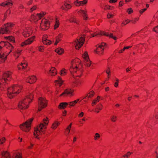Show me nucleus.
<instances>
[{"mask_svg":"<svg viewBox=\"0 0 158 158\" xmlns=\"http://www.w3.org/2000/svg\"><path fill=\"white\" fill-rule=\"evenodd\" d=\"M79 61V60L77 58L71 62V66L69 70L74 77H80L82 74L83 72L82 65L80 63Z\"/></svg>","mask_w":158,"mask_h":158,"instance_id":"nucleus-1","label":"nucleus"},{"mask_svg":"<svg viewBox=\"0 0 158 158\" xmlns=\"http://www.w3.org/2000/svg\"><path fill=\"white\" fill-rule=\"evenodd\" d=\"M32 91H30L23 99L19 103L18 106L20 110H24L27 108L29 104L32 101L33 95L32 94Z\"/></svg>","mask_w":158,"mask_h":158,"instance_id":"nucleus-2","label":"nucleus"},{"mask_svg":"<svg viewBox=\"0 0 158 158\" xmlns=\"http://www.w3.org/2000/svg\"><path fill=\"white\" fill-rule=\"evenodd\" d=\"M48 123V118L46 117L43 119L39 125L35 128L34 135L35 137L38 139L39 138L38 136L44 133Z\"/></svg>","mask_w":158,"mask_h":158,"instance_id":"nucleus-3","label":"nucleus"},{"mask_svg":"<svg viewBox=\"0 0 158 158\" xmlns=\"http://www.w3.org/2000/svg\"><path fill=\"white\" fill-rule=\"evenodd\" d=\"M22 89V86L18 85H14L8 88L7 89L8 97L10 98H13L21 92Z\"/></svg>","mask_w":158,"mask_h":158,"instance_id":"nucleus-4","label":"nucleus"},{"mask_svg":"<svg viewBox=\"0 0 158 158\" xmlns=\"http://www.w3.org/2000/svg\"><path fill=\"white\" fill-rule=\"evenodd\" d=\"M12 72L7 71L4 73L2 78L0 80V88L2 90L7 88L6 83L10 81L12 78Z\"/></svg>","mask_w":158,"mask_h":158,"instance_id":"nucleus-5","label":"nucleus"},{"mask_svg":"<svg viewBox=\"0 0 158 158\" xmlns=\"http://www.w3.org/2000/svg\"><path fill=\"white\" fill-rule=\"evenodd\" d=\"M14 24L11 23H7L5 24L2 27L0 28V33L2 34H6L11 32Z\"/></svg>","mask_w":158,"mask_h":158,"instance_id":"nucleus-6","label":"nucleus"},{"mask_svg":"<svg viewBox=\"0 0 158 158\" xmlns=\"http://www.w3.org/2000/svg\"><path fill=\"white\" fill-rule=\"evenodd\" d=\"M33 120V118H31L27 120L25 123L21 124L20 126V128L24 131H28L31 129V123Z\"/></svg>","mask_w":158,"mask_h":158,"instance_id":"nucleus-7","label":"nucleus"},{"mask_svg":"<svg viewBox=\"0 0 158 158\" xmlns=\"http://www.w3.org/2000/svg\"><path fill=\"white\" fill-rule=\"evenodd\" d=\"M98 35H105L108 36L110 38H112L114 40H117L116 36H114L112 33L106 32L104 31H100L99 32H97L91 35V37H94Z\"/></svg>","mask_w":158,"mask_h":158,"instance_id":"nucleus-8","label":"nucleus"},{"mask_svg":"<svg viewBox=\"0 0 158 158\" xmlns=\"http://www.w3.org/2000/svg\"><path fill=\"white\" fill-rule=\"evenodd\" d=\"M48 102L44 97H40L38 100V110L40 111L42 109L46 107L47 105Z\"/></svg>","mask_w":158,"mask_h":158,"instance_id":"nucleus-9","label":"nucleus"},{"mask_svg":"<svg viewBox=\"0 0 158 158\" xmlns=\"http://www.w3.org/2000/svg\"><path fill=\"white\" fill-rule=\"evenodd\" d=\"M85 40L84 37H79L76 39L74 41V44L76 49H79L83 45Z\"/></svg>","mask_w":158,"mask_h":158,"instance_id":"nucleus-10","label":"nucleus"},{"mask_svg":"<svg viewBox=\"0 0 158 158\" xmlns=\"http://www.w3.org/2000/svg\"><path fill=\"white\" fill-rule=\"evenodd\" d=\"M50 26L49 21L47 19H43L40 24V28L41 30H44L48 29Z\"/></svg>","mask_w":158,"mask_h":158,"instance_id":"nucleus-11","label":"nucleus"},{"mask_svg":"<svg viewBox=\"0 0 158 158\" xmlns=\"http://www.w3.org/2000/svg\"><path fill=\"white\" fill-rule=\"evenodd\" d=\"M82 57L83 59V61L85 63V65L87 67H90L91 69H92L93 68L91 65V62L90 60L87 53L85 52L82 55Z\"/></svg>","mask_w":158,"mask_h":158,"instance_id":"nucleus-12","label":"nucleus"},{"mask_svg":"<svg viewBox=\"0 0 158 158\" xmlns=\"http://www.w3.org/2000/svg\"><path fill=\"white\" fill-rule=\"evenodd\" d=\"M2 158H22V154L19 152L16 151L14 153L12 158L10 156L9 152H6L5 153Z\"/></svg>","mask_w":158,"mask_h":158,"instance_id":"nucleus-13","label":"nucleus"},{"mask_svg":"<svg viewBox=\"0 0 158 158\" xmlns=\"http://www.w3.org/2000/svg\"><path fill=\"white\" fill-rule=\"evenodd\" d=\"M45 14V12H42L40 13L37 14L36 15H32L31 17L30 20L31 21H33L34 22H36L43 17Z\"/></svg>","mask_w":158,"mask_h":158,"instance_id":"nucleus-14","label":"nucleus"},{"mask_svg":"<svg viewBox=\"0 0 158 158\" xmlns=\"http://www.w3.org/2000/svg\"><path fill=\"white\" fill-rule=\"evenodd\" d=\"M22 50L20 49H14L13 47V49H12V51L9 54H6V56L8 55H11L13 54L15 59H17L21 54V53Z\"/></svg>","mask_w":158,"mask_h":158,"instance_id":"nucleus-15","label":"nucleus"},{"mask_svg":"<svg viewBox=\"0 0 158 158\" xmlns=\"http://www.w3.org/2000/svg\"><path fill=\"white\" fill-rule=\"evenodd\" d=\"M105 43L102 42L99 45L96 49L95 51V52L99 55H101L102 54L103 51L105 47Z\"/></svg>","mask_w":158,"mask_h":158,"instance_id":"nucleus-16","label":"nucleus"},{"mask_svg":"<svg viewBox=\"0 0 158 158\" xmlns=\"http://www.w3.org/2000/svg\"><path fill=\"white\" fill-rule=\"evenodd\" d=\"M74 90L73 89L68 88L64 90L61 94L60 95V96H72L73 95V92Z\"/></svg>","mask_w":158,"mask_h":158,"instance_id":"nucleus-17","label":"nucleus"},{"mask_svg":"<svg viewBox=\"0 0 158 158\" xmlns=\"http://www.w3.org/2000/svg\"><path fill=\"white\" fill-rule=\"evenodd\" d=\"M32 32L31 28L29 27H27L23 30V35L25 37H28L30 35Z\"/></svg>","mask_w":158,"mask_h":158,"instance_id":"nucleus-18","label":"nucleus"},{"mask_svg":"<svg viewBox=\"0 0 158 158\" xmlns=\"http://www.w3.org/2000/svg\"><path fill=\"white\" fill-rule=\"evenodd\" d=\"M35 39V36H33L29 38L27 40H26L24 42H22L21 43V46H23L25 45H26L31 44L33 42Z\"/></svg>","mask_w":158,"mask_h":158,"instance_id":"nucleus-19","label":"nucleus"},{"mask_svg":"<svg viewBox=\"0 0 158 158\" xmlns=\"http://www.w3.org/2000/svg\"><path fill=\"white\" fill-rule=\"evenodd\" d=\"M13 5V2L12 0H8L0 4V6L5 7L12 6Z\"/></svg>","mask_w":158,"mask_h":158,"instance_id":"nucleus-20","label":"nucleus"},{"mask_svg":"<svg viewBox=\"0 0 158 158\" xmlns=\"http://www.w3.org/2000/svg\"><path fill=\"white\" fill-rule=\"evenodd\" d=\"M37 78L35 76H32L28 77L26 80V81L29 83L32 84L35 82Z\"/></svg>","mask_w":158,"mask_h":158,"instance_id":"nucleus-21","label":"nucleus"},{"mask_svg":"<svg viewBox=\"0 0 158 158\" xmlns=\"http://www.w3.org/2000/svg\"><path fill=\"white\" fill-rule=\"evenodd\" d=\"M83 83V81L81 80H77L72 83V85L73 87H79L81 86Z\"/></svg>","mask_w":158,"mask_h":158,"instance_id":"nucleus-22","label":"nucleus"},{"mask_svg":"<svg viewBox=\"0 0 158 158\" xmlns=\"http://www.w3.org/2000/svg\"><path fill=\"white\" fill-rule=\"evenodd\" d=\"M71 7V5L69 4L67 2H64L63 5L61 6V8L63 10H67L70 9Z\"/></svg>","mask_w":158,"mask_h":158,"instance_id":"nucleus-23","label":"nucleus"},{"mask_svg":"<svg viewBox=\"0 0 158 158\" xmlns=\"http://www.w3.org/2000/svg\"><path fill=\"white\" fill-rule=\"evenodd\" d=\"M86 11H85L83 10H81L78 11V13L79 14H81L82 15L83 17L84 20H87L88 17L87 14H86Z\"/></svg>","mask_w":158,"mask_h":158,"instance_id":"nucleus-24","label":"nucleus"},{"mask_svg":"<svg viewBox=\"0 0 158 158\" xmlns=\"http://www.w3.org/2000/svg\"><path fill=\"white\" fill-rule=\"evenodd\" d=\"M48 74L52 76H55L57 74L56 69L54 67H52L49 71Z\"/></svg>","mask_w":158,"mask_h":158,"instance_id":"nucleus-25","label":"nucleus"},{"mask_svg":"<svg viewBox=\"0 0 158 158\" xmlns=\"http://www.w3.org/2000/svg\"><path fill=\"white\" fill-rule=\"evenodd\" d=\"M87 3V0H84L82 1H75L74 2V4L77 6H79L80 5H83Z\"/></svg>","mask_w":158,"mask_h":158,"instance_id":"nucleus-26","label":"nucleus"},{"mask_svg":"<svg viewBox=\"0 0 158 158\" xmlns=\"http://www.w3.org/2000/svg\"><path fill=\"white\" fill-rule=\"evenodd\" d=\"M94 94V91H91L89 93L87 94L86 96L84 98V101H86L87 99L93 97Z\"/></svg>","mask_w":158,"mask_h":158,"instance_id":"nucleus-27","label":"nucleus"},{"mask_svg":"<svg viewBox=\"0 0 158 158\" xmlns=\"http://www.w3.org/2000/svg\"><path fill=\"white\" fill-rule=\"evenodd\" d=\"M43 43L47 45H49L52 43V41L46 39V36H44L43 38Z\"/></svg>","mask_w":158,"mask_h":158,"instance_id":"nucleus-28","label":"nucleus"},{"mask_svg":"<svg viewBox=\"0 0 158 158\" xmlns=\"http://www.w3.org/2000/svg\"><path fill=\"white\" fill-rule=\"evenodd\" d=\"M27 66V64L26 62L21 63V64L18 65V68L19 70H21L25 69Z\"/></svg>","mask_w":158,"mask_h":158,"instance_id":"nucleus-29","label":"nucleus"},{"mask_svg":"<svg viewBox=\"0 0 158 158\" xmlns=\"http://www.w3.org/2000/svg\"><path fill=\"white\" fill-rule=\"evenodd\" d=\"M103 107L102 104H100L97 105L96 108L95 109L94 111L97 113H98L101 110Z\"/></svg>","mask_w":158,"mask_h":158,"instance_id":"nucleus-30","label":"nucleus"},{"mask_svg":"<svg viewBox=\"0 0 158 158\" xmlns=\"http://www.w3.org/2000/svg\"><path fill=\"white\" fill-rule=\"evenodd\" d=\"M62 37V35L60 33L56 37V42L54 44L55 45H56L61 40Z\"/></svg>","mask_w":158,"mask_h":158,"instance_id":"nucleus-31","label":"nucleus"},{"mask_svg":"<svg viewBox=\"0 0 158 158\" xmlns=\"http://www.w3.org/2000/svg\"><path fill=\"white\" fill-rule=\"evenodd\" d=\"M69 105V103L67 102H61L60 103L58 106V108L59 109H64L66 108V106Z\"/></svg>","mask_w":158,"mask_h":158,"instance_id":"nucleus-32","label":"nucleus"},{"mask_svg":"<svg viewBox=\"0 0 158 158\" xmlns=\"http://www.w3.org/2000/svg\"><path fill=\"white\" fill-rule=\"evenodd\" d=\"M60 123L59 122L57 121H55L52 124V128L53 129H56L58 126L59 125Z\"/></svg>","mask_w":158,"mask_h":158,"instance_id":"nucleus-33","label":"nucleus"},{"mask_svg":"<svg viewBox=\"0 0 158 158\" xmlns=\"http://www.w3.org/2000/svg\"><path fill=\"white\" fill-rule=\"evenodd\" d=\"M55 52L59 55H61L63 53L64 51L62 48H59L55 49Z\"/></svg>","mask_w":158,"mask_h":158,"instance_id":"nucleus-34","label":"nucleus"},{"mask_svg":"<svg viewBox=\"0 0 158 158\" xmlns=\"http://www.w3.org/2000/svg\"><path fill=\"white\" fill-rule=\"evenodd\" d=\"M79 99H77L75 100L68 103L69 105V107L74 106L76 105V104L79 101Z\"/></svg>","mask_w":158,"mask_h":158,"instance_id":"nucleus-35","label":"nucleus"},{"mask_svg":"<svg viewBox=\"0 0 158 158\" xmlns=\"http://www.w3.org/2000/svg\"><path fill=\"white\" fill-rule=\"evenodd\" d=\"M5 38L9 40L10 42L12 43H15V38L12 36H6L5 37Z\"/></svg>","mask_w":158,"mask_h":158,"instance_id":"nucleus-36","label":"nucleus"},{"mask_svg":"<svg viewBox=\"0 0 158 158\" xmlns=\"http://www.w3.org/2000/svg\"><path fill=\"white\" fill-rule=\"evenodd\" d=\"M63 82V81L61 78L60 77H59L58 80H56L55 82L56 85L59 84V85L60 86L62 85Z\"/></svg>","mask_w":158,"mask_h":158,"instance_id":"nucleus-37","label":"nucleus"},{"mask_svg":"<svg viewBox=\"0 0 158 158\" xmlns=\"http://www.w3.org/2000/svg\"><path fill=\"white\" fill-rule=\"evenodd\" d=\"M100 98V97L98 96L97 98H95L93 101L92 103V106H94L99 101Z\"/></svg>","mask_w":158,"mask_h":158,"instance_id":"nucleus-38","label":"nucleus"},{"mask_svg":"<svg viewBox=\"0 0 158 158\" xmlns=\"http://www.w3.org/2000/svg\"><path fill=\"white\" fill-rule=\"evenodd\" d=\"M60 24V23L59 20L58 18H56V22L55 25L54 27V29H56L57 28Z\"/></svg>","mask_w":158,"mask_h":158,"instance_id":"nucleus-39","label":"nucleus"},{"mask_svg":"<svg viewBox=\"0 0 158 158\" xmlns=\"http://www.w3.org/2000/svg\"><path fill=\"white\" fill-rule=\"evenodd\" d=\"M69 21L71 23L73 22L77 24L79 23V22L77 21L76 19L74 17H72L70 18L69 19Z\"/></svg>","mask_w":158,"mask_h":158,"instance_id":"nucleus-40","label":"nucleus"},{"mask_svg":"<svg viewBox=\"0 0 158 158\" xmlns=\"http://www.w3.org/2000/svg\"><path fill=\"white\" fill-rule=\"evenodd\" d=\"M94 140H98L100 138V135L98 133H96L94 134Z\"/></svg>","mask_w":158,"mask_h":158,"instance_id":"nucleus-41","label":"nucleus"},{"mask_svg":"<svg viewBox=\"0 0 158 158\" xmlns=\"http://www.w3.org/2000/svg\"><path fill=\"white\" fill-rule=\"evenodd\" d=\"M67 71V70H66L65 69H63L60 71V75L61 76H64L66 74Z\"/></svg>","mask_w":158,"mask_h":158,"instance_id":"nucleus-42","label":"nucleus"},{"mask_svg":"<svg viewBox=\"0 0 158 158\" xmlns=\"http://www.w3.org/2000/svg\"><path fill=\"white\" fill-rule=\"evenodd\" d=\"M130 22V20H129L128 19L126 20L125 21H123L122 23L121 26H124L126 25L127 24L129 23Z\"/></svg>","mask_w":158,"mask_h":158,"instance_id":"nucleus-43","label":"nucleus"},{"mask_svg":"<svg viewBox=\"0 0 158 158\" xmlns=\"http://www.w3.org/2000/svg\"><path fill=\"white\" fill-rule=\"evenodd\" d=\"M117 116L115 115H112L111 116L110 119L113 122H115L117 120Z\"/></svg>","mask_w":158,"mask_h":158,"instance_id":"nucleus-44","label":"nucleus"},{"mask_svg":"<svg viewBox=\"0 0 158 158\" xmlns=\"http://www.w3.org/2000/svg\"><path fill=\"white\" fill-rule=\"evenodd\" d=\"M132 154V153L130 152H127L126 154L123 155V157L124 158H128Z\"/></svg>","mask_w":158,"mask_h":158,"instance_id":"nucleus-45","label":"nucleus"},{"mask_svg":"<svg viewBox=\"0 0 158 158\" xmlns=\"http://www.w3.org/2000/svg\"><path fill=\"white\" fill-rule=\"evenodd\" d=\"M37 8V6L36 5H34L30 8L29 12H32L35 10H36Z\"/></svg>","mask_w":158,"mask_h":158,"instance_id":"nucleus-46","label":"nucleus"},{"mask_svg":"<svg viewBox=\"0 0 158 158\" xmlns=\"http://www.w3.org/2000/svg\"><path fill=\"white\" fill-rule=\"evenodd\" d=\"M6 139L5 137L0 139V144H2L5 141Z\"/></svg>","mask_w":158,"mask_h":158,"instance_id":"nucleus-47","label":"nucleus"},{"mask_svg":"<svg viewBox=\"0 0 158 158\" xmlns=\"http://www.w3.org/2000/svg\"><path fill=\"white\" fill-rule=\"evenodd\" d=\"M139 18H135L132 20H130V22H131L132 23L135 24L139 20Z\"/></svg>","mask_w":158,"mask_h":158,"instance_id":"nucleus-48","label":"nucleus"},{"mask_svg":"<svg viewBox=\"0 0 158 158\" xmlns=\"http://www.w3.org/2000/svg\"><path fill=\"white\" fill-rule=\"evenodd\" d=\"M127 12L129 14H131L132 12H133V10L131 8H130L127 10Z\"/></svg>","mask_w":158,"mask_h":158,"instance_id":"nucleus-49","label":"nucleus"},{"mask_svg":"<svg viewBox=\"0 0 158 158\" xmlns=\"http://www.w3.org/2000/svg\"><path fill=\"white\" fill-rule=\"evenodd\" d=\"M116 81L114 83V85L115 87H117L118 85L119 80L118 78H116Z\"/></svg>","mask_w":158,"mask_h":158,"instance_id":"nucleus-50","label":"nucleus"},{"mask_svg":"<svg viewBox=\"0 0 158 158\" xmlns=\"http://www.w3.org/2000/svg\"><path fill=\"white\" fill-rule=\"evenodd\" d=\"M106 73L108 74V77H109L110 76V69L109 68H108L107 70H106Z\"/></svg>","mask_w":158,"mask_h":158,"instance_id":"nucleus-51","label":"nucleus"},{"mask_svg":"<svg viewBox=\"0 0 158 158\" xmlns=\"http://www.w3.org/2000/svg\"><path fill=\"white\" fill-rule=\"evenodd\" d=\"M38 48V50L40 52H43L44 50V48L43 46H40Z\"/></svg>","mask_w":158,"mask_h":158,"instance_id":"nucleus-52","label":"nucleus"},{"mask_svg":"<svg viewBox=\"0 0 158 158\" xmlns=\"http://www.w3.org/2000/svg\"><path fill=\"white\" fill-rule=\"evenodd\" d=\"M114 16V15L110 13H108L107 15V17L108 19H110L111 18H112Z\"/></svg>","mask_w":158,"mask_h":158,"instance_id":"nucleus-53","label":"nucleus"},{"mask_svg":"<svg viewBox=\"0 0 158 158\" xmlns=\"http://www.w3.org/2000/svg\"><path fill=\"white\" fill-rule=\"evenodd\" d=\"M84 115V113L83 112H81L78 115V117L79 118H81L83 117Z\"/></svg>","mask_w":158,"mask_h":158,"instance_id":"nucleus-54","label":"nucleus"},{"mask_svg":"<svg viewBox=\"0 0 158 158\" xmlns=\"http://www.w3.org/2000/svg\"><path fill=\"white\" fill-rule=\"evenodd\" d=\"M153 31H155V32L158 33V25L154 28Z\"/></svg>","mask_w":158,"mask_h":158,"instance_id":"nucleus-55","label":"nucleus"},{"mask_svg":"<svg viewBox=\"0 0 158 158\" xmlns=\"http://www.w3.org/2000/svg\"><path fill=\"white\" fill-rule=\"evenodd\" d=\"M146 10H147L146 8H144V9L141 10L139 11L140 13L141 14H142L143 12H144Z\"/></svg>","mask_w":158,"mask_h":158,"instance_id":"nucleus-56","label":"nucleus"},{"mask_svg":"<svg viewBox=\"0 0 158 158\" xmlns=\"http://www.w3.org/2000/svg\"><path fill=\"white\" fill-rule=\"evenodd\" d=\"M33 2V0H31L27 2V4L28 5H30L31 4H32Z\"/></svg>","mask_w":158,"mask_h":158,"instance_id":"nucleus-57","label":"nucleus"},{"mask_svg":"<svg viewBox=\"0 0 158 158\" xmlns=\"http://www.w3.org/2000/svg\"><path fill=\"white\" fill-rule=\"evenodd\" d=\"M117 1V0H110L109 1L110 3H115Z\"/></svg>","mask_w":158,"mask_h":158,"instance_id":"nucleus-58","label":"nucleus"},{"mask_svg":"<svg viewBox=\"0 0 158 158\" xmlns=\"http://www.w3.org/2000/svg\"><path fill=\"white\" fill-rule=\"evenodd\" d=\"M71 127H70V126H68L65 129V131H70L71 130Z\"/></svg>","mask_w":158,"mask_h":158,"instance_id":"nucleus-59","label":"nucleus"},{"mask_svg":"<svg viewBox=\"0 0 158 158\" xmlns=\"http://www.w3.org/2000/svg\"><path fill=\"white\" fill-rule=\"evenodd\" d=\"M3 103L2 102V100L0 98V105L1 106H2Z\"/></svg>","mask_w":158,"mask_h":158,"instance_id":"nucleus-60","label":"nucleus"},{"mask_svg":"<svg viewBox=\"0 0 158 158\" xmlns=\"http://www.w3.org/2000/svg\"><path fill=\"white\" fill-rule=\"evenodd\" d=\"M131 47H132V46H129L124 47V49H125L126 50V49H128L129 48H131Z\"/></svg>","mask_w":158,"mask_h":158,"instance_id":"nucleus-61","label":"nucleus"},{"mask_svg":"<svg viewBox=\"0 0 158 158\" xmlns=\"http://www.w3.org/2000/svg\"><path fill=\"white\" fill-rule=\"evenodd\" d=\"M155 117L156 119L158 120V113H156V114Z\"/></svg>","mask_w":158,"mask_h":158,"instance_id":"nucleus-62","label":"nucleus"},{"mask_svg":"<svg viewBox=\"0 0 158 158\" xmlns=\"http://www.w3.org/2000/svg\"><path fill=\"white\" fill-rule=\"evenodd\" d=\"M70 132V131H65V134L66 135H68L69 134Z\"/></svg>","mask_w":158,"mask_h":158,"instance_id":"nucleus-63","label":"nucleus"},{"mask_svg":"<svg viewBox=\"0 0 158 158\" xmlns=\"http://www.w3.org/2000/svg\"><path fill=\"white\" fill-rule=\"evenodd\" d=\"M155 152L156 155V158H158V150H156Z\"/></svg>","mask_w":158,"mask_h":158,"instance_id":"nucleus-64","label":"nucleus"}]
</instances>
